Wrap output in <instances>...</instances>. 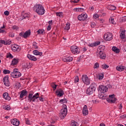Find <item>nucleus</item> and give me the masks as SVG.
Masks as SVG:
<instances>
[{"label":"nucleus","mask_w":126,"mask_h":126,"mask_svg":"<svg viewBox=\"0 0 126 126\" xmlns=\"http://www.w3.org/2000/svg\"><path fill=\"white\" fill-rule=\"evenodd\" d=\"M34 9L39 15H43V14H45V9H44V7L42 4H36L34 6Z\"/></svg>","instance_id":"obj_1"},{"label":"nucleus","mask_w":126,"mask_h":126,"mask_svg":"<svg viewBox=\"0 0 126 126\" xmlns=\"http://www.w3.org/2000/svg\"><path fill=\"white\" fill-rule=\"evenodd\" d=\"M96 90V84L92 83L90 86L89 88L87 89L86 91V93L88 95H91V94H93L95 92Z\"/></svg>","instance_id":"obj_2"},{"label":"nucleus","mask_w":126,"mask_h":126,"mask_svg":"<svg viewBox=\"0 0 126 126\" xmlns=\"http://www.w3.org/2000/svg\"><path fill=\"white\" fill-rule=\"evenodd\" d=\"M39 98V93H36L34 94L33 96V94H30L28 96V100L30 101V102H31V101H32V102L36 101V100Z\"/></svg>","instance_id":"obj_3"},{"label":"nucleus","mask_w":126,"mask_h":126,"mask_svg":"<svg viewBox=\"0 0 126 126\" xmlns=\"http://www.w3.org/2000/svg\"><path fill=\"white\" fill-rule=\"evenodd\" d=\"M61 114L62 116H61L62 119H64L67 115V108L66 107V105L63 104V108L61 111Z\"/></svg>","instance_id":"obj_4"},{"label":"nucleus","mask_w":126,"mask_h":126,"mask_svg":"<svg viewBox=\"0 0 126 126\" xmlns=\"http://www.w3.org/2000/svg\"><path fill=\"white\" fill-rule=\"evenodd\" d=\"M82 81L86 85L90 84V79L88 78L87 75H83L82 76Z\"/></svg>","instance_id":"obj_5"},{"label":"nucleus","mask_w":126,"mask_h":126,"mask_svg":"<svg viewBox=\"0 0 126 126\" xmlns=\"http://www.w3.org/2000/svg\"><path fill=\"white\" fill-rule=\"evenodd\" d=\"M103 37L106 41H111V40H113V34L111 32H106L104 34Z\"/></svg>","instance_id":"obj_6"},{"label":"nucleus","mask_w":126,"mask_h":126,"mask_svg":"<svg viewBox=\"0 0 126 126\" xmlns=\"http://www.w3.org/2000/svg\"><path fill=\"white\" fill-rule=\"evenodd\" d=\"M11 76L13 77V78H18L21 76V73L17 71H13V72L11 73Z\"/></svg>","instance_id":"obj_7"},{"label":"nucleus","mask_w":126,"mask_h":126,"mask_svg":"<svg viewBox=\"0 0 126 126\" xmlns=\"http://www.w3.org/2000/svg\"><path fill=\"white\" fill-rule=\"evenodd\" d=\"M117 99L115 97V94L109 95L107 98V101L109 103H116Z\"/></svg>","instance_id":"obj_8"},{"label":"nucleus","mask_w":126,"mask_h":126,"mask_svg":"<svg viewBox=\"0 0 126 126\" xmlns=\"http://www.w3.org/2000/svg\"><path fill=\"white\" fill-rule=\"evenodd\" d=\"M11 49L13 52H17V53L21 51V48H20V46L16 44H14L13 45H12Z\"/></svg>","instance_id":"obj_9"},{"label":"nucleus","mask_w":126,"mask_h":126,"mask_svg":"<svg viewBox=\"0 0 126 126\" xmlns=\"http://www.w3.org/2000/svg\"><path fill=\"white\" fill-rule=\"evenodd\" d=\"M99 91H100L101 93H106L108 91V88L106 86L100 85L98 88Z\"/></svg>","instance_id":"obj_10"},{"label":"nucleus","mask_w":126,"mask_h":126,"mask_svg":"<svg viewBox=\"0 0 126 126\" xmlns=\"http://www.w3.org/2000/svg\"><path fill=\"white\" fill-rule=\"evenodd\" d=\"M8 76H5L3 79V82L5 86L7 87H9L10 84L9 83V81L8 80Z\"/></svg>","instance_id":"obj_11"},{"label":"nucleus","mask_w":126,"mask_h":126,"mask_svg":"<svg viewBox=\"0 0 126 126\" xmlns=\"http://www.w3.org/2000/svg\"><path fill=\"white\" fill-rule=\"evenodd\" d=\"M71 51L75 55L79 54V48L77 46H73L71 47Z\"/></svg>","instance_id":"obj_12"},{"label":"nucleus","mask_w":126,"mask_h":126,"mask_svg":"<svg viewBox=\"0 0 126 126\" xmlns=\"http://www.w3.org/2000/svg\"><path fill=\"white\" fill-rule=\"evenodd\" d=\"M87 18V14H81V15L78 16V19L80 21H84Z\"/></svg>","instance_id":"obj_13"},{"label":"nucleus","mask_w":126,"mask_h":126,"mask_svg":"<svg viewBox=\"0 0 126 126\" xmlns=\"http://www.w3.org/2000/svg\"><path fill=\"white\" fill-rule=\"evenodd\" d=\"M97 57L100 58L101 60H105L107 57V56L105 54V53L100 52L97 53Z\"/></svg>","instance_id":"obj_14"},{"label":"nucleus","mask_w":126,"mask_h":126,"mask_svg":"<svg viewBox=\"0 0 126 126\" xmlns=\"http://www.w3.org/2000/svg\"><path fill=\"white\" fill-rule=\"evenodd\" d=\"M11 123L13 126H19L20 122L17 119H13L11 120Z\"/></svg>","instance_id":"obj_15"},{"label":"nucleus","mask_w":126,"mask_h":126,"mask_svg":"<svg viewBox=\"0 0 126 126\" xmlns=\"http://www.w3.org/2000/svg\"><path fill=\"white\" fill-rule=\"evenodd\" d=\"M56 94L58 97H62V96H63L64 92L62 89H59L56 91Z\"/></svg>","instance_id":"obj_16"},{"label":"nucleus","mask_w":126,"mask_h":126,"mask_svg":"<svg viewBox=\"0 0 126 126\" xmlns=\"http://www.w3.org/2000/svg\"><path fill=\"white\" fill-rule=\"evenodd\" d=\"M63 62H64L65 63H70V62H72L73 61V58L72 57H64L63 59Z\"/></svg>","instance_id":"obj_17"},{"label":"nucleus","mask_w":126,"mask_h":126,"mask_svg":"<svg viewBox=\"0 0 126 126\" xmlns=\"http://www.w3.org/2000/svg\"><path fill=\"white\" fill-rule=\"evenodd\" d=\"M22 18H20L21 20H23V19H28L30 15L28 13L23 12L22 14Z\"/></svg>","instance_id":"obj_18"},{"label":"nucleus","mask_w":126,"mask_h":126,"mask_svg":"<svg viewBox=\"0 0 126 126\" xmlns=\"http://www.w3.org/2000/svg\"><path fill=\"white\" fill-rule=\"evenodd\" d=\"M3 97L5 100H7V101H10L11 100V97L8 95V93H5L3 94Z\"/></svg>","instance_id":"obj_19"},{"label":"nucleus","mask_w":126,"mask_h":126,"mask_svg":"<svg viewBox=\"0 0 126 126\" xmlns=\"http://www.w3.org/2000/svg\"><path fill=\"white\" fill-rule=\"evenodd\" d=\"M82 113L84 116H87V115H88V109H87V105H85L84 106Z\"/></svg>","instance_id":"obj_20"},{"label":"nucleus","mask_w":126,"mask_h":126,"mask_svg":"<svg viewBox=\"0 0 126 126\" xmlns=\"http://www.w3.org/2000/svg\"><path fill=\"white\" fill-rule=\"evenodd\" d=\"M27 58L31 61H33V62H36V61H37V58L30 54H28L27 55Z\"/></svg>","instance_id":"obj_21"},{"label":"nucleus","mask_w":126,"mask_h":126,"mask_svg":"<svg viewBox=\"0 0 126 126\" xmlns=\"http://www.w3.org/2000/svg\"><path fill=\"white\" fill-rule=\"evenodd\" d=\"M101 44L100 41H96L94 43H91L88 45L89 47H96V46H99Z\"/></svg>","instance_id":"obj_22"},{"label":"nucleus","mask_w":126,"mask_h":126,"mask_svg":"<svg viewBox=\"0 0 126 126\" xmlns=\"http://www.w3.org/2000/svg\"><path fill=\"white\" fill-rule=\"evenodd\" d=\"M104 50H105V46L103 45L99 46L97 48V51L99 53H101V52L104 53Z\"/></svg>","instance_id":"obj_23"},{"label":"nucleus","mask_w":126,"mask_h":126,"mask_svg":"<svg viewBox=\"0 0 126 126\" xmlns=\"http://www.w3.org/2000/svg\"><path fill=\"white\" fill-rule=\"evenodd\" d=\"M125 67L123 65L116 67V69L117 70H118V71H124V70H125Z\"/></svg>","instance_id":"obj_24"},{"label":"nucleus","mask_w":126,"mask_h":126,"mask_svg":"<svg viewBox=\"0 0 126 126\" xmlns=\"http://www.w3.org/2000/svg\"><path fill=\"white\" fill-rule=\"evenodd\" d=\"M31 33L30 30L24 32V36L25 39H26V38H28L29 36H30Z\"/></svg>","instance_id":"obj_25"},{"label":"nucleus","mask_w":126,"mask_h":126,"mask_svg":"<svg viewBox=\"0 0 126 126\" xmlns=\"http://www.w3.org/2000/svg\"><path fill=\"white\" fill-rule=\"evenodd\" d=\"M26 94H27V91H26V90L22 91L20 95V98H23L24 96H26Z\"/></svg>","instance_id":"obj_26"},{"label":"nucleus","mask_w":126,"mask_h":126,"mask_svg":"<svg viewBox=\"0 0 126 126\" xmlns=\"http://www.w3.org/2000/svg\"><path fill=\"white\" fill-rule=\"evenodd\" d=\"M33 55H35V56H42L43 55V53L42 52H39L38 50H33L32 52Z\"/></svg>","instance_id":"obj_27"},{"label":"nucleus","mask_w":126,"mask_h":126,"mask_svg":"<svg viewBox=\"0 0 126 126\" xmlns=\"http://www.w3.org/2000/svg\"><path fill=\"white\" fill-rule=\"evenodd\" d=\"M73 10L76 12H82L83 11H84V9L82 8H74Z\"/></svg>","instance_id":"obj_28"},{"label":"nucleus","mask_w":126,"mask_h":126,"mask_svg":"<svg viewBox=\"0 0 126 126\" xmlns=\"http://www.w3.org/2000/svg\"><path fill=\"white\" fill-rule=\"evenodd\" d=\"M120 37L121 39H125L126 38V31H122L120 33Z\"/></svg>","instance_id":"obj_29"},{"label":"nucleus","mask_w":126,"mask_h":126,"mask_svg":"<svg viewBox=\"0 0 126 126\" xmlns=\"http://www.w3.org/2000/svg\"><path fill=\"white\" fill-rule=\"evenodd\" d=\"M112 50V51H113V52H115V53H116L117 54L120 53V50L117 47L113 46Z\"/></svg>","instance_id":"obj_30"},{"label":"nucleus","mask_w":126,"mask_h":126,"mask_svg":"<svg viewBox=\"0 0 126 126\" xmlns=\"http://www.w3.org/2000/svg\"><path fill=\"white\" fill-rule=\"evenodd\" d=\"M17 63H18V59L14 58L12 61V64H13V65H16Z\"/></svg>","instance_id":"obj_31"},{"label":"nucleus","mask_w":126,"mask_h":126,"mask_svg":"<svg viewBox=\"0 0 126 126\" xmlns=\"http://www.w3.org/2000/svg\"><path fill=\"white\" fill-rule=\"evenodd\" d=\"M5 28V26L3 25V26L0 28V33H4V32H5V30L3 29H4Z\"/></svg>","instance_id":"obj_32"},{"label":"nucleus","mask_w":126,"mask_h":126,"mask_svg":"<svg viewBox=\"0 0 126 126\" xmlns=\"http://www.w3.org/2000/svg\"><path fill=\"white\" fill-rule=\"evenodd\" d=\"M101 68H103V69H106V68H109V65L106 64H103L101 65Z\"/></svg>","instance_id":"obj_33"},{"label":"nucleus","mask_w":126,"mask_h":126,"mask_svg":"<svg viewBox=\"0 0 126 126\" xmlns=\"http://www.w3.org/2000/svg\"><path fill=\"white\" fill-rule=\"evenodd\" d=\"M44 30H39L37 31V34H39V35H42V34H44Z\"/></svg>","instance_id":"obj_34"},{"label":"nucleus","mask_w":126,"mask_h":126,"mask_svg":"<svg viewBox=\"0 0 126 126\" xmlns=\"http://www.w3.org/2000/svg\"><path fill=\"white\" fill-rule=\"evenodd\" d=\"M3 73L4 74H9V73H10V71H9V70H7V69H4L3 70Z\"/></svg>","instance_id":"obj_35"},{"label":"nucleus","mask_w":126,"mask_h":126,"mask_svg":"<svg viewBox=\"0 0 126 126\" xmlns=\"http://www.w3.org/2000/svg\"><path fill=\"white\" fill-rule=\"evenodd\" d=\"M71 126H78V123L75 122V121H73L71 124Z\"/></svg>","instance_id":"obj_36"},{"label":"nucleus","mask_w":126,"mask_h":126,"mask_svg":"<svg viewBox=\"0 0 126 126\" xmlns=\"http://www.w3.org/2000/svg\"><path fill=\"white\" fill-rule=\"evenodd\" d=\"M57 16H59V17H63V12H58L56 13Z\"/></svg>","instance_id":"obj_37"},{"label":"nucleus","mask_w":126,"mask_h":126,"mask_svg":"<svg viewBox=\"0 0 126 126\" xmlns=\"http://www.w3.org/2000/svg\"><path fill=\"white\" fill-rule=\"evenodd\" d=\"M60 103H67V99L66 98L61 99L60 100Z\"/></svg>","instance_id":"obj_38"},{"label":"nucleus","mask_w":126,"mask_h":126,"mask_svg":"<svg viewBox=\"0 0 126 126\" xmlns=\"http://www.w3.org/2000/svg\"><path fill=\"white\" fill-rule=\"evenodd\" d=\"M51 86L53 88V90H56V88H57V87L58 86V85L55 84L54 83H52L51 84Z\"/></svg>","instance_id":"obj_39"},{"label":"nucleus","mask_w":126,"mask_h":126,"mask_svg":"<svg viewBox=\"0 0 126 126\" xmlns=\"http://www.w3.org/2000/svg\"><path fill=\"white\" fill-rule=\"evenodd\" d=\"M109 21L110 22V23H111L112 24H115V21L114 20V18L112 17H111L109 19Z\"/></svg>","instance_id":"obj_40"},{"label":"nucleus","mask_w":126,"mask_h":126,"mask_svg":"<svg viewBox=\"0 0 126 126\" xmlns=\"http://www.w3.org/2000/svg\"><path fill=\"white\" fill-rule=\"evenodd\" d=\"M69 24H66V26H65V29L66 30H69L70 29V27Z\"/></svg>","instance_id":"obj_41"},{"label":"nucleus","mask_w":126,"mask_h":126,"mask_svg":"<svg viewBox=\"0 0 126 126\" xmlns=\"http://www.w3.org/2000/svg\"><path fill=\"white\" fill-rule=\"evenodd\" d=\"M15 86L17 88H20V87H21V85L20 84V83L18 82L16 83Z\"/></svg>","instance_id":"obj_42"},{"label":"nucleus","mask_w":126,"mask_h":126,"mask_svg":"<svg viewBox=\"0 0 126 126\" xmlns=\"http://www.w3.org/2000/svg\"><path fill=\"white\" fill-rule=\"evenodd\" d=\"M99 67V63H94V68H98Z\"/></svg>","instance_id":"obj_43"},{"label":"nucleus","mask_w":126,"mask_h":126,"mask_svg":"<svg viewBox=\"0 0 126 126\" xmlns=\"http://www.w3.org/2000/svg\"><path fill=\"white\" fill-rule=\"evenodd\" d=\"M91 26L92 28H94V27L95 26H96V24L95 23H94V22H92L91 23Z\"/></svg>","instance_id":"obj_44"},{"label":"nucleus","mask_w":126,"mask_h":126,"mask_svg":"<svg viewBox=\"0 0 126 126\" xmlns=\"http://www.w3.org/2000/svg\"><path fill=\"white\" fill-rule=\"evenodd\" d=\"M7 58H9L10 59H13V56L10 53H8L7 55Z\"/></svg>","instance_id":"obj_45"},{"label":"nucleus","mask_w":126,"mask_h":126,"mask_svg":"<svg viewBox=\"0 0 126 126\" xmlns=\"http://www.w3.org/2000/svg\"><path fill=\"white\" fill-rule=\"evenodd\" d=\"M23 68H28V63H25L23 66Z\"/></svg>","instance_id":"obj_46"},{"label":"nucleus","mask_w":126,"mask_h":126,"mask_svg":"<svg viewBox=\"0 0 126 126\" xmlns=\"http://www.w3.org/2000/svg\"><path fill=\"white\" fill-rule=\"evenodd\" d=\"M11 43V40H6V41H5V45H10Z\"/></svg>","instance_id":"obj_47"},{"label":"nucleus","mask_w":126,"mask_h":126,"mask_svg":"<svg viewBox=\"0 0 126 126\" xmlns=\"http://www.w3.org/2000/svg\"><path fill=\"white\" fill-rule=\"evenodd\" d=\"M26 124L27 125H32V122H30V121H29L28 119L26 121Z\"/></svg>","instance_id":"obj_48"},{"label":"nucleus","mask_w":126,"mask_h":126,"mask_svg":"<svg viewBox=\"0 0 126 126\" xmlns=\"http://www.w3.org/2000/svg\"><path fill=\"white\" fill-rule=\"evenodd\" d=\"M32 46L34 49H37L38 48V46H37V43L33 42L32 44Z\"/></svg>","instance_id":"obj_49"},{"label":"nucleus","mask_w":126,"mask_h":126,"mask_svg":"<svg viewBox=\"0 0 126 126\" xmlns=\"http://www.w3.org/2000/svg\"><path fill=\"white\" fill-rule=\"evenodd\" d=\"M9 37H11V38H13L14 37V33L10 32L9 34Z\"/></svg>","instance_id":"obj_50"},{"label":"nucleus","mask_w":126,"mask_h":126,"mask_svg":"<svg viewBox=\"0 0 126 126\" xmlns=\"http://www.w3.org/2000/svg\"><path fill=\"white\" fill-rule=\"evenodd\" d=\"M12 29L13 30L17 31V30H18L19 28H18V27L14 26L12 27Z\"/></svg>","instance_id":"obj_51"},{"label":"nucleus","mask_w":126,"mask_h":126,"mask_svg":"<svg viewBox=\"0 0 126 126\" xmlns=\"http://www.w3.org/2000/svg\"><path fill=\"white\" fill-rule=\"evenodd\" d=\"M4 109L8 111V110H10V106H9V105H7L6 106L4 107Z\"/></svg>","instance_id":"obj_52"},{"label":"nucleus","mask_w":126,"mask_h":126,"mask_svg":"<svg viewBox=\"0 0 126 126\" xmlns=\"http://www.w3.org/2000/svg\"><path fill=\"white\" fill-rule=\"evenodd\" d=\"M4 15H6V16H8L9 15V12L8 11L6 10L4 12Z\"/></svg>","instance_id":"obj_53"},{"label":"nucleus","mask_w":126,"mask_h":126,"mask_svg":"<svg viewBox=\"0 0 126 126\" xmlns=\"http://www.w3.org/2000/svg\"><path fill=\"white\" fill-rule=\"evenodd\" d=\"M74 80L75 82H78V81H79V78H78V76H76L74 79Z\"/></svg>","instance_id":"obj_54"},{"label":"nucleus","mask_w":126,"mask_h":126,"mask_svg":"<svg viewBox=\"0 0 126 126\" xmlns=\"http://www.w3.org/2000/svg\"><path fill=\"white\" fill-rule=\"evenodd\" d=\"M0 44L5 45V41H4V40H0Z\"/></svg>","instance_id":"obj_55"},{"label":"nucleus","mask_w":126,"mask_h":126,"mask_svg":"<svg viewBox=\"0 0 126 126\" xmlns=\"http://www.w3.org/2000/svg\"><path fill=\"white\" fill-rule=\"evenodd\" d=\"M19 35L21 36V37H23V38H24V32H21L19 33Z\"/></svg>","instance_id":"obj_56"},{"label":"nucleus","mask_w":126,"mask_h":126,"mask_svg":"<svg viewBox=\"0 0 126 126\" xmlns=\"http://www.w3.org/2000/svg\"><path fill=\"white\" fill-rule=\"evenodd\" d=\"M98 17H99V16L98 15V14H95L94 15V18L95 19H96V18H98Z\"/></svg>","instance_id":"obj_57"},{"label":"nucleus","mask_w":126,"mask_h":126,"mask_svg":"<svg viewBox=\"0 0 126 126\" xmlns=\"http://www.w3.org/2000/svg\"><path fill=\"white\" fill-rule=\"evenodd\" d=\"M103 78H104V75H102L101 76L99 75L98 76V79H99V80L103 79Z\"/></svg>","instance_id":"obj_58"},{"label":"nucleus","mask_w":126,"mask_h":126,"mask_svg":"<svg viewBox=\"0 0 126 126\" xmlns=\"http://www.w3.org/2000/svg\"><path fill=\"white\" fill-rule=\"evenodd\" d=\"M89 9L91 10V11H93V10H94V7L93 6L90 7Z\"/></svg>","instance_id":"obj_59"},{"label":"nucleus","mask_w":126,"mask_h":126,"mask_svg":"<svg viewBox=\"0 0 126 126\" xmlns=\"http://www.w3.org/2000/svg\"><path fill=\"white\" fill-rule=\"evenodd\" d=\"M39 100L40 101H41V102H43V101H44V98H43V97H39Z\"/></svg>","instance_id":"obj_60"},{"label":"nucleus","mask_w":126,"mask_h":126,"mask_svg":"<svg viewBox=\"0 0 126 126\" xmlns=\"http://www.w3.org/2000/svg\"><path fill=\"white\" fill-rule=\"evenodd\" d=\"M121 119H125V118H126V114H124L120 117Z\"/></svg>","instance_id":"obj_61"},{"label":"nucleus","mask_w":126,"mask_h":126,"mask_svg":"<svg viewBox=\"0 0 126 126\" xmlns=\"http://www.w3.org/2000/svg\"><path fill=\"white\" fill-rule=\"evenodd\" d=\"M47 30H48V31H50V30H51V25H49L48 26V27H47Z\"/></svg>","instance_id":"obj_62"},{"label":"nucleus","mask_w":126,"mask_h":126,"mask_svg":"<svg viewBox=\"0 0 126 126\" xmlns=\"http://www.w3.org/2000/svg\"><path fill=\"white\" fill-rule=\"evenodd\" d=\"M39 124L40 126H45V123L43 122H40V123H39Z\"/></svg>","instance_id":"obj_63"},{"label":"nucleus","mask_w":126,"mask_h":126,"mask_svg":"<svg viewBox=\"0 0 126 126\" xmlns=\"http://www.w3.org/2000/svg\"><path fill=\"white\" fill-rule=\"evenodd\" d=\"M107 86L108 88H109V89H111V88H112V85L111 84H108Z\"/></svg>","instance_id":"obj_64"}]
</instances>
